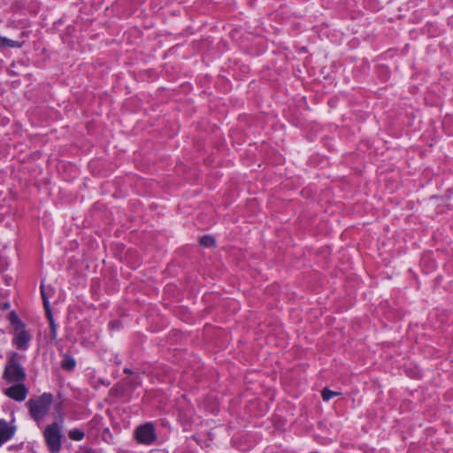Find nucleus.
Listing matches in <instances>:
<instances>
[{
  "instance_id": "f257e3e1",
  "label": "nucleus",
  "mask_w": 453,
  "mask_h": 453,
  "mask_svg": "<svg viewBox=\"0 0 453 453\" xmlns=\"http://www.w3.org/2000/svg\"><path fill=\"white\" fill-rule=\"evenodd\" d=\"M52 403V395L44 393L37 398H31L27 402V406L32 418L37 423L42 422L47 415Z\"/></svg>"
},
{
  "instance_id": "f03ea898",
  "label": "nucleus",
  "mask_w": 453,
  "mask_h": 453,
  "mask_svg": "<svg viewBox=\"0 0 453 453\" xmlns=\"http://www.w3.org/2000/svg\"><path fill=\"white\" fill-rule=\"evenodd\" d=\"M43 437L50 453H59L62 448V425L58 422H53L45 426Z\"/></svg>"
},
{
  "instance_id": "7ed1b4c3",
  "label": "nucleus",
  "mask_w": 453,
  "mask_h": 453,
  "mask_svg": "<svg viewBox=\"0 0 453 453\" xmlns=\"http://www.w3.org/2000/svg\"><path fill=\"white\" fill-rule=\"evenodd\" d=\"M21 358H23V356L16 352H12L10 355L4 372V378L6 380L10 382H19L25 380L26 372L20 365Z\"/></svg>"
},
{
  "instance_id": "20e7f679",
  "label": "nucleus",
  "mask_w": 453,
  "mask_h": 453,
  "mask_svg": "<svg viewBox=\"0 0 453 453\" xmlns=\"http://www.w3.org/2000/svg\"><path fill=\"white\" fill-rule=\"evenodd\" d=\"M12 324L15 326L12 340L13 345L20 350H27L32 339L31 334L25 329L24 324L13 313L12 314Z\"/></svg>"
},
{
  "instance_id": "39448f33",
  "label": "nucleus",
  "mask_w": 453,
  "mask_h": 453,
  "mask_svg": "<svg viewBox=\"0 0 453 453\" xmlns=\"http://www.w3.org/2000/svg\"><path fill=\"white\" fill-rule=\"evenodd\" d=\"M134 435L138 443L144 445H150L157 440L155 426L150 422L137 426Z\"/></svg>"
},
{
  "instance_id": "423d86ee",
  "label": "nucleus",
  "mask_w": 453,
  "mask_h": 453,
  "mask_svg": "<svg viewBox=\"0 0 453 453\" xmlns=\"http://www.w3.org/2000/svg\"><path fill=\"white\" fill-rule=\"evenodd\" d=\"M5 395L15 401L22 402L27 395V388L24 384L19 383L7 388Z\"/></svg>"
},
{
  "instance_id": "0eeeda50",
  "label": "nucleus",
  "mask_w": 453,
  "mask_h": 453,
  "mask_svg": "<svg viewBox=\"0 0 453 453\" xmlns=\"http://www.w3.org/2000/svg\"><path fill=\"white\" fill-rule=\"evenodd\" d=\"M15 428L6 421L0 420V447L9 441L14 434Z\"/></svg>"
},
{
  "instance_id": "6e6552de",
  "label": "nucleus",
  "mask_w": 453,
  "mask_h": 453,
  "mask_svg": "<svg viewBox=\"0 0 453 453\" xmlns=\"http://www.w3.org/2000/svg\"><path fill=\"white\" fill-rule=\"evenodd\" d=\"M75 360L71 357H65L62 361V367L65 370L71 371L75 366Z\"/></svg>"
},
{
  "instance_id": "1a4fd4ad",
  "label": "nucleus",
  "mask_w": 453,
  "mask_h": 453,
  "mask_svg": "<svg viewBox=\"0 0 453 453\" xmlns=\"http://www.w3.org/2000/svg\"><path fill=\"white\" fill-rule=\"evenodd\" d=\"M69 438L74 441H81L84 438V433L79 429H73L69 431Z\"/></svg>"
},
{
  "instance_id": "9d476101",
  "label": "nucleus",
  "mask_w": 453,
  "mask_h": 453,
  "mask_svg": "<svg viewBox=\"0 0 453 453\" xmlns=\"http://www.w3.org/2000/svg\"><path fill=\"white\" fill-rule=\"evenodd\" d=\"M340 395L339 392L332 391L328 388H324L321 392V396L324 401H329L332 397Z\"/></svg>"
},
{
  "instance_id": "9b49d317",
  "label": "nucleus",
  "mask_w": 453,
  "mask_h": 453,
  "mask_svg": "<svg viewBox=\"0 0 453 453\" xmlns=\"http://www.w3.org/2000/svg\"><path fill=\"white\" fill-rule=\"evenodd\" d=\"M0 45L9 46V47H12V48L20 47V43H19L18 42L3 37L1 35H0Z\"/></svg>"
},
{
  "instance_id": "f8f14e48",
  "label": "nucleus",
  "mask_w": 453,
  "mask_h": 453,
  "mask_svg": "<svg viewBox=\"0 0 453 453\" xmlns=\"http://www.w3.org/2000/svg\"><path fill=\"white\" fill-rule=\"evenodd\" d=\"M200 243L204 247H211L214 244V239L211 236L205 235L200 239Z\"/></svg>"
},
{
  "instance_id": "ddd939ff",
  "label": "nucleus",
  "mask_w": 453,
  "mask_h": 453,
  "mask_svg": "<svg viewBox=\"0 0 453 453\" xmlns=\"http://www.w3.org/2000/svg\"><path fill=\"white\" fill-rule=\"evenodd\" d=\"M50 326L51 338L55 340L57 338V326L54 323L52 318H50Z\"/></svg>"
},
{
  "instance_id": "4468645a",
  "label": "nucleus",
  "mask_w": 453,
  "mask_h": 453,
  "mask_svg": "<svg viewBox=\"0 0 453 453\" xmlns=\"http://www.w3.org/2000/svg\"><path fill=\"white\" fill-rule=\"evenodd\" d=\"M41 293H42V297L43 299L44 306L47 307L49 305V301H48V299L46 297V293H45L44 286L42 284L41 286Z\"/></svg>"
},
{
  "instance_id": "2eb2a0df",
  "label": "nucleus",
  "mask_w": 453,
  "mask_h": 453,
  "mask_svg": "<svg viewBox=\"0 0 453 453\" xmlns=\"http://www.w3.org/2000/svg\"><path fill=\"white\" fill-rule=\"evenodd\" d=\"M9 307H10V303H4V305H3V308H4V309H9Z\"/></svg>"
}]
</instances>
